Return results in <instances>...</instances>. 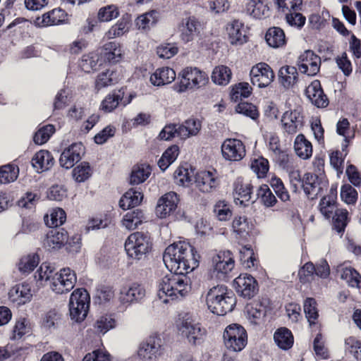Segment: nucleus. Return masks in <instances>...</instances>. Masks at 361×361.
Here are the masks:
<instances>
[{"mask_svg":"<svg viewBox=\"0 0 361 361\" xmlns=\"http://www.w3.org/2000/svg\"><path fill=\"white\" fill-rule=\"evenodd\" d=\"M202 128L200 120L195 118H190L182 124L178 125V137L182 140H186L190 137L199 134Z\"/></svg>","mask_w":361,"mask_h":361,"instance_id":"a878e982","label":"nucleus"},{"mask_svg":"<svg viewBox=\"0 0 361 361\" xmlns=\"http://www.w3.org/2000/svg\"><path fill=\"white\" fill-rule=\"evenodd\" d=\"M54 268L49 264L42 263L35 274V278L37 281H52Z\"/></svg>","mask_w":361,"mask_h":361,"instance_id":"e2e57ef3","label":"nucleus"},{"mask_svg":"<svg viewBox=\"0 0 361 361\" xmlns=\"http://www.w3.org/2000/svg\"><path fill=\"white\" fill-rule=\"evenodd\" d=\"M175 71L169 67L157 68L150 76V82L154 86H161L172 82L176 78Z\"/></svg>","mask_w":361,"mask_h":361,"instance_id":"c756f323","label":"nucleus"},{"mask_svg":"<svg viewBox=\"0 0 361 361\" xmlns=\"http://www.w3.org/2000/svg\"><path fill=\"white\" fill-rule=\"evenodd\" d=\"M206 302L210 311L217 315H225L231 312L236 303V298L231 290L225 286L212 288L207 293Z\"/></svg>","mask_w":361,"mask_h":361,"instance_id":"f03ea898","label":"nucleus"},{"mask_svg":"<svg viewBox=\"0 0 361 361\" xmlns=\"http://www.w3.org/2000/svg\"><path fill=\"white\" fill-rule=\"evenodd\" d=\"M325 183L317 174L306 173L302 177V188L309 199L314 200L322 192Z\"/></svg>","mask_w":361,"mask_h":361,"instance_id":"f3484780","label":"nucleus"},{"mask_svg":"<svg viewBox=\"0 0 361 361\" xmlns=\"http://www.w3.org/2000/svg\"><path fill=\"white\" fill-rule=\"evenodd\" d=\"M250 225L245 216H235L232 222V229L240 238H246L250 232Z\"/></svg>","mask_w":361,"mask_h":361,"instance_id":"3c124183","label":"nucleus"},{"mask_svg":"<svg viewBox=\"0 0 361 361\" xmlns=\"http://www.w3.org/2000/svg\"><path fill=\"white\" fill-rule=\"evenodd\" d=\"M269 169L268 160L262 157L254 159L251 163V169L259 178L265 177Z\"/></svg>","mask_w":361,"mask_h":361,"instance_id":"13d9d810","label":"nucleus"},{"mask_svg":"<svg viewBox=\"0 0 361 361\" xmlns=\"http://www.w3.org/2000/svg\"><path fill=\"white\" fill-rule=\"evenodd\" d=\"M159 18V13L156 10H152L140 16L135 20L136 26L139 30L149 29L155 25Z\"/></svg>","mask_w":361,"mask_h":361,"instance_id":"ea45409f","label":"nucleus"},{"mask_svg":"<svg viewBox=\"0 0 361 361\" xmlns=\"http://www.w3.org/2000/svg\"><path fill=\"white\" fill-rule=\"evenodd\" d=\"M305 94L312 104L318 108H325L329 104V99L318 80H314L306 87Z\"/></svg>","mask_w":361,"mask_h":361,"instance_id":"5701e85b","label":"nucleus"},{"mask_svg":"<svg viewBox=\"0 0 361 361\" xmlns=\"http://www.w3.org/2000/svg\"><path fill=\"white\" fill-rule=\"evenodd\" d=\"M279 81L286 89L293 87L298 80L297 68L291 66H282L279 71Z\"/></svg>","mask_w":361,"mask_h":361,"instance_id":"c85d7f7f","label":"nucleus"},{"mask_svg":"<svg viewBox=\"0 0 361 361\" xmlns=\"http://www.w3.org/2000/svg\"><path fill=\"white\" fill-rule=\"evenodd\" d=\"M226 30L232 44H242L246 42V30L244 24L240 20H234L228 24Z\"/></svg>","mask_w":361,"mask_h":361,"instance_id":"bb28decb","label":"nucleus"},{"mask_svg":"<svg viewBox=\"0 0 361 361\" xmlns=\"http://www.w3.org/2000/svg\"><path fill=\"white\" fill-rule=\"evenodd\" d=\"M304 312L310 325L315 324L318 318L317 302L314 298H308L304 302Z\"/></svg>","mask_w":361,"mask_h":361,"instance_id":"5fc2aeb1","label":"nucleus"},{"mask_svg":"<svg viewBox=\"0 0 361 361\" xmlns=\"http://www.w3.org/2000/svg\"><path fill=\"white\" fill-rule=\"evenodd\" d=\"M90 302L88 292L83 288L75 290L71 295L69 300V314L71 319L75 322L80 323L87 317Z\"/></svg>","mask_w":361,"mask_h":361,"instance_id":"39448f33","label":"nucleus"},{"mask_svg":"<svg viewBox=\"0 0 361 361\" xmlns=\"http://www.w3.org/2000/svg\"><path fill=\"white\" fill-rule=\"evenodd\" d=\"M276 4L280 12L284 15L295 11H300L302 0H277Z\"/></svg>","mask_w":361,"mask_h":361,"instance_id":"052dcab7","label":"nucleus"},{"mask_svg":"<svg viewBox=\"0 0 361 361\" xmlns=\"http://www.w3.org/2000/svg\"><path fill=\"white\" fill-rule=\"evenodd\" d=\"M162 340L159 336L153 334L140 343L137 355L142 361H157L162 354Z\"/></svg>","mask_w":361,"mask_h":361,"instance_id":"1a4fd4ad","label":"nucleus"},{"mask_svg":"<svg viewBox=\"0 0 361 361\" xmlns=\"http://www.w3.org/2000/svg\"><path fill=\"white\" fill-rule=\"evenodd\" d=\"M245 11L255 18H266L269 16V8L261 0H243Z\"/></svg>","mask_w":361,"mask_h":361,"instance_id":"cd10ccee","label":"nucleus"},{"mask_svg":"<svg viewBox=\"0 0 361 361\" xmlns=\"http://www.w3.org/2000/svg\"><path fill=\"white\" fill-rule=\"evenodd\" d=\"M19 169L11 164L0 167V183L6 184L16 180L18 176Z\"/></svg>","mask_w":361,"mask_h":361,"instance_id":"de8ad7c7","label":"nucleus"},{"mask_svg":"<svg viewBox=\"0 0 361 361\" xmlns=\"http://www.w3.org/2000/svg\"><path fill=\"white\" fill-rule=\"evenodd\" d=\"M231 71L225 66H216L212 72V81L219 85H226L231 79Z\"/></svg>","mask_w":361,"mask_h":361,"instance_id":"37998d69","label":"nucleus"},{"mask_svg":"<svg viewBox=\"0 0 361 361\" xmlns=\"http://www.w3.org/2000/svg\"><path fill=\"white\" fill-rule=\"evenodd\" d=\"M283 129L288 134H295L303 126V116L298 109L286 111L281 117Z\"/></svg>","mask_w":361,"mask_h":361,"instance_id":"aec40b11","label":"nucleus"},{"mask_svg":"<svg viewBox=\"0 0 361 361\" xmlns=\"http://www.w3.org/2000/svg\"><path fill=\"white\" fill-rule=\"evenodd\" d=\"M253 185L249 181H238L235 184V202L236 204L247 206L255 202L252 192Z\"/></svg>","mask_w":361,"mask_h":361,"instance_id":"4be33fe9","label":"nucleus"},{"mask_svg":"<svg viewBox=\"0 0 361 361\" xmlns=\"http://www.w3.org/2000/svg\"><path fill=\"white\" fill-rule=\"evenodd\" d=\"M235 111L237 113L243 114L253 120L257 119L259 116L257 107L251 103H240L236 106Z\"/></svg>","mask_w":361,"mask_h":361,"instance_id":"338daca9","label":"nucleus"},{"mask_svg":"<svg viewBox=\"0 0 361 361\" xmlns=\"http://www.w3.org/2000/svg\"><path fill=\"white\" fill-rule=\"evenodd\" d=\"M151 174V169L148 165L135 166L131 171L130 183L138 185L145 182Z\"/></svg>","mask_w":361,"mask_h":361,"instance_id":"a19ab883","label":"nucleus"},{"mask_svg":"<svg viewBox=\"0 0 361 361\" xmlns=\"http://www.w3.org/2000/svg\"><path fill=\"white\" fill-rule=\"evenodd\" d=\"M195 183L196 188L203 193L212 192L219 185L216 174L209 171L198 172Z\"/></svg>","mask_w":361,"mask_h":361,"instance_id":"6ab92c4d","label":"nucleus"},{"mask_svg":"<svg viewBox=\"0 0 361 361\" xmlns=\"http://www.w3.org/2000/svg\"><path fill=\"white\" fill-rule=\"evenodd\" d=\"M39 262V258L37 255H28L20 259L18 264V269L21 274L27 275L37 267Z\"/></svg>","mask_w":361,"mask_h":361,"instance_id":"79ce46f5","label":"nucleus"},{"mask_svg":"<svg viewBox=\"0 0 361 361\" xmlns=\"http://www.w3.org/2000/svg\"><path fill=\"white\" fill-rule=\"evenodd\" d=\"M129 20L128 18H122L118 23L112 26L107 32L106 35L109 38H114L123 35L128 31Z\"/></svg>","mask_w":361,"mask_h":361,"instance_id":"bf43d9fd","label":"nucleus"},{"mask_svg":"<svg viewBox=\"0 0 361 361\" xmlns=\"http://www.w3.org/2000/svg\"><path fill=\"white\" fill-rule=\"evenodd\" d=\"M265 39L269 46L273 48L281 47L286 42L284 31L279 27L269 28L265 35Z\"/></svg>","mask_w":361,"mask_h":361,"instance_id":"473e14b6","label":"nucleus"},{"mask_svg":"<svg viewBox=\"0 0 361 361\" xmlns=\"http://www.w3.org/2000/svg\"><path fill=\"white\" fill-rule=\"evenodd\" d=\"M75 273L70 268H63L54 274L50 288L56 294H63L72 290L76 283Z\"/></svg>","mask_w":361,"mask_h":361,"instance_id":"6e6552de","label":"nucleus"},{"mask_svg":"<svg viewBox=\"0 0 361 361\" xmlns=\"http://www.w3.org/2000/svg\"><path fill=\"white\" fill-rule=\"evenodd\" d=\"M67 241L68 235L66 231L62 228H54L48 232L43 244L49 250H55L61 248Z\"/></svg>","mask_w":361,"mask_h":361,"instance_id":"393cba45","label":"nucleus"},{"mask_svg":"<svg viewBox=\"0 0 361 361\" xmlns=\"http://www.w3.org/2000/svg\"><path fill=\"white\" fill-rule=\"evenodd\" d=\"M46 225L49 227L56 228L62 224L66 220V214L64 210L61 208L54 209L49 215L44 217Z\"/></svg>","mask_w":361,"mask_h":361,"instance_id":"c03bdc74","label":"nucleus"},{"mask_svg":"<svg viewBox=\"0 0 361 361\" xmlns=\"http://www.w3.org/2000/svg\"><path fill=\"white\" fill-rule=\"evenodd\" d=\"M92 172L93 171L90 164L82 161L73 169L72 174L73 178L76 182L82 183L92 176Z\"/></svg>","mask_w":361,"mask_h":361,"instance_id":"a18cd8bd","label":"nucleus"},{"mask_svg":"<svg viewBox=\"0 0 361 361\" xmlns=\"http://www.w3.org/2000/svg\"><path fill=\"white\" fill-rule=\"evenodd\" d=\"M82 361H111L110 354L102 350H97L87 354Z\"/></svg>","mask_w":361,"mask_h":361,"instance_id":"774afa93","label":"nucleus"},{"mask_svg":"<svg viewBox=\"0 0 361 361\" xmlns=\"http://www.w3.org/2000/svg\"><path fill=\"white\" fill-rule=\"evenodd\" d=\"M199 259L195 248L185 241L174 243L166 248L163 261L171 274L158 283L157 295L162 302L182 299L190 292V279L185 274L198 267Z\"/></svg>","mask_w":361,"mask_h":361,"instance_id":"f257e3e1","label":"nucleus"},{"mask_svg":"<svg viewBox=\"0 0 361 361\" xmlns=\"http://www.w3.org/2000/svg\"><path fill=\"white\" fill-rule=\"evenodd\" d=\"M225 348L230 352L242 351L247 343V335L245 329L239 324H231L227 326L223 334Z\"/></svg>","mask_w":361,"mask_h":361,"instance_id":"423d86ee","label":"nucleus"},{"mask_svg":"<svg viewBox=\"0 0 361 361\" xmlns=\"http://www.w3.org/2000/svg\"><path fill=\"white\" fill-rule=\"evenodd\" d=\"M214 212L219 221H227L232 216L230 205L224 201H219L215 204Z\"/></svg>","mask_w":361,"mask_h":361,"instance_id":"0e129e2a","label":"nucleus"},{"mask_svg":"<svg viewBox=\"0 0 361 361\" xmlns=\"http://www.w3.org/2000/svg\"><path fill=\"white\" fill-rule=\"evenodd\" d=\"M202 25L194 16L183 18L178 25V32L180 40L184 43L192 42L200 33Z\"/></svg>","mask_w":361,"mask_h":361,"instance_id":"f8f14e48","label":"nucleus"},{"mask_svg":"<svg viewBox=\"0 0 361 361\" xmlns=\"http://www.w3.org/2000/svg\"><path fill=\"white\" fill-rule=\"evenodd\" d=\"M213 273L220 279L229 274L235 266L233 256L230 251H221L212 257Z\"/></svg>","mask_w":361,"mask_h":361,"instance_id":"9d476101","label":"nucleus"},{"mask_svg":"<svg viewBox=\"0 0 361 361\" xmlns=\"http://www.w3.org/2000/svg\"><path fill=\"white\" fill-rule=\"evenodd\" d=\"M341 277L352 287L359 288L361 286V276L353 268L345 267L341 269Z\"/></svg>","mask_w":361,"mask_h":361,"instance_id":"8fccbe9b","label":"nucleus"},{"mask_svg":"<svg viewBox=\"0 0 361 361\" xmlns=\"http://www.w3.org/2000/svg\"><path fill=\"white\" fill-rule=\"evenodd\" d=\"M250 75L252 85L259 88L267 87L275 77L271 68L265 63H259L254 66Z\"/></svg>","mask_w":361,"mask_h":361,"instance_id":"ddd939ff","label":"nucleus"},{"mask_svg":"<svg viewBox=\"0 0 361 361\" xmlns=\"http://www.w3.org/2000/svg\"><path fill=\"white\" fill-rule=\"evenodd\" d=\"M176 328L178 334L192 345H199L204 341L206 330L188 313L178 318Z\"/></svg>","mask_w":361,"mask_h":361,"instance_id":"7ed1b4c3","label":"nucleus"},{"mask_svg":"<svg viewBox=\"0 0 361 361\" xmlns=\"http://www.w3.org/2000/svg\"><path fill=\"white\" fill-rule=\"evenodd\" d=\"M55 132V128L53 125L49 124L40 128L35 134L33 140L37 145H43L46 143L50 137Z\"/></svg>","mask_w":361,"mask_h":361,"instance_id":"4d7b16f0","label":"nucleus"},{"mask_svg":"<svg viewBox=\"0 0 361 361\" xmlns=\"http://www.w3.org/2000/svg\"><path fill=\"white\" fill-rule=\"evenodd\" d=\"M123 51L121 46L115 42H111L104 46L103 55L109 63H116L121 60Z\"/></svg>","mask_w":361,"mask_h":361,"instance_id":"58836bf2","label":"nucleus"},{"mask_svg":"<svg viewBox=\"0 0 361 361\" xmlns=\"http://www.w3.org/2000/svg\"><path fill=\"white\" fill-rule=\"evenodd\" d=\"M118 11L116 6L109 5L101 8L98 12V19L101 22H108L118 16Z\"/></svg>","mask_w":361,"mask_h":361,"instance_id":"69168bd1","label":"nucleus"},{"mask_svg":"<svg viewBox=\"0 0 361 361\" xmlns=\"http://www.w3.org/2000/svg\"><path fill=\"white\" fill-rule=\"evenodd\" d=\"M145 296V289L137 283L123 286L119 293L118 300L123 305H130L141 300Z\"/></svg>","mask_w":361,"mask_h":361,"instance_id":"412c9836","label":"nucleus"},{"mask_svg":"<svg viewBox=\"0 0 361 361\" xmlns=\"http://www.w3.org/2000/svg\"><path fill=\"white\" fill-rule=\"evenodd\" d=\"M144 219L143 212L137 209L127 212L123 217L121 224L126 229L131 231L137 228Z\"/></svg>","mask_w":361,"mask_h":361,"instance_id":"c9c22d12","label":"nucleus"},{"mask_svg":"<svg viewBox=\"0 0 361 361\" xmlns=\"http://www.w3.org/2000/svg\"><path fill=\"white\" fill-rule=\"evenodd\" d=\"M233 286L241 297L250 299L258 292V284L254 277L247 274H242L233 281Z\"/></svg>","mask_w":361,"mask_h":361,"instance_id":"2eb2a0df","label":"nucleus"},{"mask_svg":"<svg viewBox=\"0 0 361 361\" xmlns=\"http://www.w3.org/2000/svg\"><path fill=\"white\" fill-rule=\"evenodd\" d=\"M344 350L357 361H361V341L350 336L344 340Z\"/></svg>","mask_w":361,"mask_h":361,"instance_id":"49530a36","label":"nucleus"},{"mask_svg":"<svg viewBox=\"0 0 361 361\" xmlns=\"http://www.w3.org/2000/svg\"><path fill=\"white\" fill-rule=\"evenodd\" d=\"M221 154L224 159L229 161L242 160L246 154L243 142L238 139L227 138L221 145Z\"/></svg>","mask_w":361,"mask_h":361,"instance_id":"9b49d317","label":"nucleus"},{"mask_svg":"<svg viewBox=\"0 0 361 361\" xmlns=\"http://www.w3.org/2000/svg\"><path fill=\"white\" fill-rule=\"evenodd\" d=\"M123 97L124 91L122 89L114 90L103 99L101 104V109L105 112H111L121 102Z\"/></svg>","mask_w":361,"mask_h":361,"instance_id":"e433bc0d","label":"nucleus"},{"mask_svg":"<svg viewBox=\"0 0 361 361\" xmlns=\"http://www.w3.org/2000/svg\"><path fill=\"white\" fill-rule=\"evenodd\" d=\"M181 80L174 85V90L179 93L185 92L188 89L200 87L207 81L205 73L196 67H187L179 73Z\"/></svg>","mask_w":361,"mask_h":361,"instance_id":"0eeeda50","label":"nucleus"},{"mask_svg":"<svg viewBox=\"0 0 361 361\" xmlns=\"http://www.w3.org/2000/svg\"><path fill=\"white\" fill-rule=\"evenodd\" d=\"M247 315L251 323L257 324L258 320L265 315L264 307L258 302L247 305L246 307Z\"/></svg>","mask_w":361,"mask_h":361,"instance_id":"603ef678","label":"nucleus"},{"mask_svg":"<svg viewBox=\"0 0 361 361\" xmlns=\"http://www.w3.org/2000/svg\"><path fill=\"white\" fill-rule=\"evenodd\" d=\"M179 198L175 192H169L157 201L155 212L159 218L164 219L173 214L177 209Z\"/></svg>","mask_w":361,"mask_h":361,"instance_id":"dca6fc26","label":"nucleus"},{"mask_svg":"<svg viewBox=\"0 0 361 361\" xmlns=\"http://www.w3.org/2000/svg\"><path fill=\"white\" fill-rule=\"evenodd\" d=\"M32 297L31 286L27 283L16 284L8 292L10 301L17 305H22L30 302Z\"/></svg>","mask_w":361,"mask_h":361,"instance_id":"b1692460","label":"nucleus"},{"mask_svg":"<svg viewBox=\"0 0 361 361\" xmlns=\"http://www.w3.org/2000/svg\"><path fill=\"white\" fill-rule=\"evenodd\" d=\"M348 211L339 209L336 211L333 216V226L338 233H343L348 224Z\"/></svg>","mask_w":361,"mask_h":361,"instance_id":"6e6d98bb","label":"nucleus"},{"mask_svg":"<svg viewBox=\"0 0 361 361\" xmlns=\"http://www.w3.org/2000/svg\"><path fill=\"white\" fill-rule=\"evenodd\" d=\"M143 195L140 191L130 188L121 197L119 206L126 210L140 204Z\"/></svg>","mask_w":361,"mask_h":361,"instance_id":"f704fd0d","label":"nucleus"},{"mask_svg":"<svg viewBox=\"0 0 361 361\" xmlns=\"http://www.w3.org/2000/svg\"><path fill=\"white\" fill-rule=\"evenodd\" d=\"M300 73L309 76H314L320 70L321 59L312 50L304 51L297 61Z\"/></svg>","mask_w":361,"mask_h":361,"instance_id":"4468645a","label":"nucleus"},{"mask_svg":"<svg viewBox=\"0 0 361 361\" xmlns=\"http://www.w3.org/2000/svg\"><path fill=\"white\" fill-rule=\"evenodd\" d=\"M94 326L97 333L104 334L116 326V320L112 315H102L96 320Z\"/></svg>","mask_w":361,"mask_h":361,"instance_id":"09e8293b","label":"nucleus"},{"mask_svg":"<svg viewBox=\"0 0 361 361\" xmlns=\"http://www.w3.org/2000/svg\"><path fill=\"white\" fill-rule=\"evenodd\" d=\"M54 163V157L47 150L37 152L32 159V165L38 172L49 170Z\"/></svg>","mask_w":361,"mask_h":361,"instance_id":"2f4dec72","label":"nucleus"},{"mask_svg":"<svg viewBox=\"0 0 361 361\" xmlns=\"http://www.w3.org/2000/svg\"><path fill=\"white\" fill-rule=\"evenodd\" d=\"M335 199L334 195L324 197L319 202V210L326 219L332 216L333 214L338 209L336 208Z\"/></svg>","mask_w":361,"mask_h":361,"instance_id":"864d4df0","label":"nucleus"},{"mask_svg":"<svg viewBox=\"0 0 361 361\" xmlns=\"http://www.w3.org/2000/svg\"><path fill=\"white\" fill-rule=\"evenodd\" d=\"M286 23L290 27L300 30L305 24L306 18L299 11L284 15Z\"/></svg>","mask_w":361,"mask_h":361,"instance_id":"680f3d73","label":"nucleus"},{"mask_svg":"<svg viewBox=\"0 0 361 361\" xmlns=\"http://www.w3.org/2000/svg\"><path fill=\"white\" fill-rule=\"evenodd\" d=\"M66 13L60 8H55L42 15L36 19V23L41 27L59 25L65 20Z\"/></svg>","mask_w":361,"mask_h":361,"instance_id":"7c9ffc66","label":"nucleus"},{"mask_svg":"<svg viewBox=\"0 0 361 361\" xmlns=\"http://www.w3.org/2000/svg\"><path fill=\"white\" fill-rule=\"evenodd\" d=\"M83 154L84 147L82 143H73L61 153L59 159L60 165L63 168L69 169L81 159Z\"/></svg>","mask_w":361,"mask_h":361,"instance_id":"a211bd4d","label":"nucleus"},{"mask_svg":"<svg viewBox=\"0 0 361 361\" xmlns=\"http://www.w3.org/2000/svg\"><path fill=\"white\" fill-rule=\"evenodd\" d=\"M276 344L283 350H288L293 346V336L287 328L282 327L276 330L274 335Z\"/></svg>","mask_w":361,"mask_h":361,"instance_id":"4c0bfd02","label":"nucleus"},{"mask_svg":"<svg viewBox=\"0 0 361 361\" xmlns=\"http://www.w3.org/2000/svg\"><path fill=\"white\" fill-rule=\"evenodd\" d=\"M152 248V242L148 234L142 232L131 233L125 242V250L132 259L145 258Z\"/></svg>","mask_w":361,"mask_h":361,"instance_id":"20e7f679","label":"nucleus"},{"mask_svg":"<svg viewBox=\"0 0 361 361\" xmlns=\"http://www.w3.org/2000/svg\"><path fill=\"white\" fill-rule=\"evenodd\" d=\"M294 149L296 154L302 159H308L312 157V143L302 134H299L295 137Z\"/></svg>","mask_w":361,"mask_h":361,"instance_id":"72a5a7b5","label":"nucleus"}]
</instances>
